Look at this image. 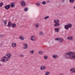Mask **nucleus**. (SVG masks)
<instances>
[{
    "instance_id": "6ab92c4d",
    "label": "nucleus",
    "mask_w": 75,
    "mask_h": 75,
    "mask_svg": "<svg viewBox=\"0 0 75 75\" xmlns=\"http://www.w3.org/2000/svg\"><path fill=\"white\" fill-rule=\"evenodd\" d=\"M35 26L36 28H38L40 26V24L38 23H36L35 25Z\"/></svg>"
},
{
    "instance_id": "9b49d317",
    "label": "nucleus",
    "mask_w": 75,
    "mask_h": 75,
    "mask_svg": "<svg viewBox=\"0 0 75 75\" xmlns=\"http://www.w3.org/2000/svg\"><path fill=\"white\" fill-rule=\"evenodd\" d=\"M52 58L54 59H57L58 58V56L57 54H54L52 56Z\"/></svg>"
},
{
    "instance_id": "1a4fd4ad",
    "label": "nucleus",
    "mask_w": 75,
    "mask_h": 75,
    "mask_svg": "<svg viewBox=\"0 0 75 75\" xmlns=\"http://www.w3.org/2000/svg\"><path fill=\"white\" fill-rule=\"evenodd\" d=\"M10 5L12 8H14L15 7V3L14 2L12 3Z\"/></svg>"
},
{
    "instance_id": "f03ea898",
    "label": "nucleus",
    "mask_w": 75,
    "mask_h": 75,
    "mask_svg": "<svg viewBox=\"0 0 75 75\" xmlns=\"http://www.w3.org/2000/svg\"><path fill=\"white\" fill-rule=\"evenodd\" d=\"M8 60V58L7 57L4 56L2 58V61L3 62H7Z\"/></svg>"
},
{
    "instance_id": "473e14b6",
    "label": "nucleus",
    "mask_w": 75,
    "mask_h": 75,
    "mask_svg": "<svg viewBox=\"0 0 75 75\" xmlns=\"http://www.w3.org/2000/svg\"><path fill=\"white\" fill-rule=\"evenodd\" d=\"M44 58L45 59H47L48 58V56L46 55L45 56H44Z\"/></svg>"
},
{
    "instance_id": "4468645a",
    "label": "nucleus",
    "mask_w": 75,
    "mask_h": 75,
    "mask_svg": "<svg viewBox=\"0 0 75 75\" xmlns=\"http://www.w3.org/2000/svg\"><path fill=\"white\" fill-rule=\"evenodd\" d=\"M67 39L69 40H73V38L71 36H69L67 37Z\"/></svg>"
},
{
    "instance_id": "5701e85b",
    "label": "nucleus",
    "mask_w": 75,
    "mask_h": 75,
    "mask_svg": "<svg viewBox=\"0 0 75 75\" xmlns=\"http://www.w3.org/2000/svg\"><path fill=\"white\" fill-rule=\"evenodd\" d=\"M39 34L41 36H43V35H44V33L42 32H40L39 33Z\"/></svg>"
},
{
    "instance_id": "4be33fe9",
    "label": "nucleus",
    "mask_w": 75,
    "mask_h": 75,
    "mask_svg": "<svg viewBox=\"0 0 75 75\" xmlns=\"http://www.w3.org/2000/svg\"><path fill=\"white\" fill-rule=\"evenodd\" d=\"M54 30L56 32H58L59 31V29L58 28H55Z\"/></svg>"
},
{
    "instance_id": "dca6fc26",
    "label": "nucleus",
    "mask_w": 75,
    "mask_h": 75,
    "mask_svg": "<svg viewBox=\"0 0 75 75\" xmlns=\"http://www.w3.org/2000/svg\"><path fill=\"white\" fill-rule=\"evenodd\" d=\"M64 28L66 30H68L69 29V27L68 25H64Z\"/></svg>"
},
{
    "instance_id": "393cba45",
    "label": "nucleus",
    "mask_w": 75,
    "mask_h": 75,
    "mask_svg": "<svg viewBox=\"0 0 75 75\" xmlns=\"http://www.w3.org/2000/svg\"><path fill=\"white\" fill-rule=\"evenodd\" d=\"M42 3L43 5H45V4H46V2L45 1H44L42 2Z\"/></svg>"
},
{
    "instance_id": "c85d7f7f",
    "label": "nucleus",
    "mask_w": 75,
    "mask_h": 75,
    "mask_svg": "<svg viewBox=\"0 0 75 75\" xmlns=\"http://www.w3.org/2000/svg\"><path fill=\"white\" fill-rule=\"evenodd\" d=\"M68 25V26L69 27V28H71V27H72V24H69Z\"/></svg>"
},
{
    "instance_id": "2f4dec72",
    "label": "nucleus",
    "mask_w": 75,
    "mask_h": 75,
    "mask_svg": "<svg viewBox=\"0 0 75 75\" xmlns=\"http://www.w3.org/2000/svg\"><path fill=\"white\" fill-rule=\"evenodd\" d=\"M4 25H6V24H7V22L6 21H4Z\"/></svg>"
},
{
    "instance_id": "c9c22d12",
    "label": "nucleus",
    "mask_w": 75,
    "mask_h": 75,
    "mask_svg": "<svg viewBox=\"0 0 75 75\" xmlns=\"http://www.w3.org/2000/svg\"><path fill=\"white\" fill-rule=\"evenodd\" d=\"M3 6V3L1 2L0 4V7H2Z\"/></svg>"
},
{
    "instance_id": "7ed1b4c3",
    "label": "nucleus",
    "mask_w": 75,
    "mask_h": 75,
    "mask_svg": "<svg viewBox=\"0 0 75 75\" xmlns=\"http://www.w3.org/2000/svg\"><path fill=\"white\" fill-rule=\"evenodd\" d=\"M55 41H58L59 42H62L64 41V39L62 38H56L54 39Z\"/></svg>"
},
{
    "instance_id": "aec40b11",
    "label": "nucleus",
    "mask_w": 75,
    "mask_h": 75,
    "mask_svg": "<svg viewBox=\"0 0 75 75\" xmlns=\"http://www.w3.org/2000/svg\"><path fill=\"white\" fill-rule=\"evenodd\" d=\"M70 71H73L75 73V68H73L72 69H70Z\"/></svg>"
},
{
    "instance_id": "4c0bfd02",
    "label": "nucleus",
    "mask_w": 75,
    "mask_h": 75,
    "mask_svg": "<svg viewBox=\"0 0 75 75\" xmlns=\"http://www.w3.org/2000/svg\"><path fill=\"white\" fill-rule=\"evenodd\" d=\"M0 37H1V38H2V37H3V35H0Z\"/></svg>"
},
{
    "instance_id": "72a5a7b5",
    "label": "nucleus",
    "mask_w": 75,
    "mask_h": 75,
    "mask_svg": "<svg viewBox=\"0 0 75 75\" xmlns=\"http://www.w3.org/2000/svg\"><path fill=\"white\" fill-rule=\"evenodd\" d=\"M19 56L20 57H24V55L22 54H20Z\"/></svg>"
},
{
    "instance_id": "9d476101",
    "label": "nucleus",
    "mask_w": 75,
    "mask_h": 75,
    "mask_svg": "<svg viewBox=\"0 0 75 75\" xmlns=\"http://www.w3.org/2000/svg\"><path fill=\"white\" fill-rule=\"evenodd\" d=\"M28 47V45L27 44H25L24 45L23 48L24 49H27Z\"/></svg>"
},
{
    "instance_id": "e433bc0d",
    "label": "nucleus",
    "mask_w": 75,
    "mask_h": 75,
    "mask_svg": "<svg viewBox=\"0 0 75 75\" xmlns=\"http://www.w3.org/2000/svg\"><path fill=\"white\" fill-rule=\"evenodd\" d=\"M62 2L64 3V2H65V0H62Z\"/></svg>"
},
{
    "instance_id": "0eeeda50",
    "label": "nucleus",
    "mask_w": 75,
    "mask_h": 75,
    "mask_svg": "<svg viewBox=\"0 0 75 75\" xmlns=\"http://www.w3.org/2000/svg\"><path fill=\"white\" fill-rule=\"evenodd\" d=\"M10 5H7L6 6L4 7L5 9L8 10V9H9L10 8Z\"/></svg>"
},
{
    "instance_id": "cd10ccee",
    "label": "nucleus",
    "mask_w": 75,
    "mask_h": 75,
    "mask_svg": "<svg viewBox=\"0 0 75 75\" xmlns=\"http://www.w3.org/2000/svg\"><path fill=\"white\" fill-rule=\"evenodd\" d=\"M69 2L71 3H74V0H69Z\"/></svg>"
},
{
    "instance_id": "a211bd4d",
    "label": "nucleus",
    "mask_w": 75,
    "mask_h": 75,
    "mask_svg": "<svg viewBox=\"0 0 75 75\" xmlns=\"http://www.w3.org/2000/svg\"><path fill=\"white\" fill-rule=\"evenodd\" d=\"M12 47L13 48L16 47V43H13L12 44Z\"/></svg>"
},
{
    "instance_id": "412c9836",
    "label": "nucleus",
    "mask_w": 75,
    "mask_h": 75,
    "mask_svg": "<svg viewBox=\"0 0 75 75\" xmlns=\"http://www.w3.org/2000/svg\"><path fill=\"white\" fill-rule=\"evenodd\" d=\"M16 26V25L15 23H12V27L13 28H15Z\"/></svg>"
},
{
    "instance_id": "58836bf2",
    "label": "nucleus",
    "mask_w": 75,
    "mask_h": 75,
    "mask_svg": "<svg viewBox=\"0 0 75 75\" xmlns=\"http://www.w3.org/2000/svg\"><path fill=\"white\" fill-rule=\"evenodd\" d=\"M47 3H50V1L48 0L47 1Z\"/></svg>"
},
{
    "instance_id": "20e7f679",
    "label": "nucleus",
    "mask_w": 75,
    "mask_h": 75,
    "mask_svg": "<svg viewBox=\"0 0 75 75\" xmlns=\"http://www.w3.org/2000/svg\"><path fill=\"white\" fill-rule=\"evenodd\" d=\"M21 4L22 7H25L26 5V2L24 0H22L20 2Z\"/></svg>"
},
{
    "instance_id": "c756f323",
    "label": "nucleus",
    "mask_w": 75,
    "mask_h": 75,
    "mask_svg": "<svg viewBox=\"0 0 75 75\" xmlns=\"http://www.w3.org/2000/svg\"><path fill=\"white\" fill-rule=\"evenodd\" d=\"M28 10V8H25L24 11H27Z\"/></svg>"
},
{
    "instance_id": "f704fd0d",
    "label": "nucleus",
    "mask_w": 75,
    "mask_h": 75,
    "mask_svg": "<svg viewBox=\"0 0 75 75\" xmlns=\"http://www.w3.org/2000/svg\"><path fill=\"white\" fill-rule=\"evenodd\" d=\"M39 54L41 55V54H42V51H40L39 52Z\"/></svg>"
},
{
    "instance_id": "6e6552de",
    "label": "nucleus",
    "mask_w": 75,
    "mask_h": 75,
    "mask_svg": "<svg viewBox=\"0 0 75 75\" xmlns=\"http://www.w3.org/2000/svg\"><path fill=\"white\" fill-rule=\"evenodd\" d=\"M12 25V23L10 22L8 23V25H7V27H8V28H10Z\"/></svg>"
},
{
    "instance_id": "f3484780",
    "label": "nucleus",
    "mask_w": 75,
    "mask_h": 75,
    "mask_svg": "<svg viewBox=\"0 0 75 75\" xmlns=\"http://www.w3.org/2000/svg\"><path fill=\"white\" fill-rule=\"evenodd\" d=\"M21 40H22L23 41V40H24V37L23 36H20L19 38Z\"/></svg>"
},
{
    "instance_id": "a878e982",
    "label": "nucleus",
    "mask_w": 75,
    "mask_h": 75,
    "mask_svg": "<svg viewBox=\"0 0 75 75\" xmlns=\"http://www.w3.org/2000/svg\"><path fill=\"white\" fill-rule=\"evenodd\" d=\"M50 16H47L45 17L44 18V19L45 20H47L49 18Z\"/></svg>"
},
{
    "instance_id": "ea45409f",
    "label": "nucleus",
    "mask_w": 75,
    "mask_h": 75,
    "mask_svg": "<svg viewBox=\"0 0 75 75\" xmlns=\"http://www.w3.org/2000/svg\"><path fill=\"white\" fill-rule=\"evenodd\" d=\"M74 9H75V6H74Z\"/></svg>"
},
{
    "instance_id": "39448f33",
    "label": "nucleus",
    "mask_w": 75,
    "mask_h": 75,
    "mask_svg": "<svg viewBox=\"0 0 75 75\" xmlns=\"http://www.w3.org/2000/svg\"><path fill=\"white\" fill-rule=\"evenodd\" d=\"M47 69V67L43 65L41 66L40 67V69L42 70V71H44V70H45Z\"/></svg>"
},
{
    "instance_id": "bb28decb",
    "label": "nucleus",
    "mask_w": 75,
    "mask_h": 75,
    "mask_svg": "<svg viewBox=\"0 0 75 75\" xmlns=\"http://www.w3.org/2000/svg\"><path fill=\"white\" fill-rule=\"evenodd\" d=\"M30 54H34V50H32L31 51H30Z\"/></svg>"
},
{
    "instance_id": "b1692460",
    "label": "nucleus",
    "mask_w": 75,
    "mask_h": 75,
    "mask_svg": "<svg viewBox=\"0 0 75 75\" xmlns=\"http://www.w3.org/2000/svg\"><path fill=\"white\" fill-rule=\"evenodd\" d=\"M36 5L37 6H38V7H40L41 4L39 3H36Z\"/></svg>"
},
{
    "instance_id": "f8f14e48",
    "label": "nucleus",
    "mask_w": 75,
    "mask_h": 75,
    "mask_svg": "<svg viewBox=\"0 0 75 75\" xmlns=\"http://www.w3.org/2000/svg\"><path fill=\"white\" fill-rule=\"evenodd\" d=\"M7 56L8 57L9 59H10L11 58V54L10 53H8L6 54Z\"/></svg>"
},
{
    "instance_id": "7c9ffc66",
    "label": "nucleus",
    "mask_w": 75,
    "mask_h": 75,
    "mask_svg": "<svg viewBox=\"0 0 75 75\" xmlns=\"http://www.w3.org/2000/svg\"><path fill=\"white\" fill-rule=\"evenodd\" d=\"M50 75V72L47 71L46 72L45 74V75Z\"/></svg>"
},
{
    "instance_id": "423d86ee",
    "label": "nucleus",
    "mask_w": 75,
    "mask_h": 75,
    "mask_svg": "<svg viewBox=\"0 0 75 75\" xmlns=\"http://www.w3.org/2000/svg\"><path fill=\"white\" fill-rule=\"evenodd\" d=\"M35 40H36V38L34 36H31V38H30V40L33 41H35Z\"/></svg>"
},
{
    "instance_id": "f257e3e1",
    "label": "nucleus",
    "mask_w": 75,
    "mask_h": 75,
    "mask_svg": "<svg viewBox=\"0 0 75 75\" xmlns=\"http://www.w3.org/2000/svg\"><path fill=\"white\" fill-rule=\"evenodd\" d=\"M64 57L66 58L72 60L75 59V52H70L66 53L64 54Z\"/></svg>"
},
{
    "instance_id": "ddd939ff",
    "label": "nucleus",
    "mask_w": 75,
    "mask_h": 75,
    "mask_svg": "<svg viewBox=\"0 0 75 75\" xmlns=\"http://www.w3.org/2000/svg\"><path fill=\"white\" fill-rule=\"evenodd\" d=\"M54 23H58L59 22V20L58 19H55L54 20Z\"/></svg>"
},
{
    "instance_id": "2eb2a0df",
    "label": "nucleus",
    "mask_w": 75,
    "mask_h": 75,
    "mask_svg": "<svg viewBox=\"0 0 75 75\" xmlns=\"http://www.w3.org/2000/svg\"><path fill=\"white\" fill-rule=\"evenodd\" d=\"M60 25V23H56L55 24H54V26L55 27H58Z\"/></svg>"
}]
</instances>
